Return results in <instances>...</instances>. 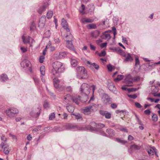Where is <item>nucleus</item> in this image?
Segmentation results:
<instances>
[{"mask_svg":"<svg viewBox=\"0 0 160 160\" xmlns=\"http://www.w3.org/2000/svg\"><path fill=\"white\" fill-rule=\"evenodd\" d=\"M55 118V115L54 113H51L49 116V119L50 120H52Z\"/></svg>","mask_w":160,"mask_h":160,"instance_id":"nucleus-47","label":"nucleus"},{"mask_svg":"<svg viewBox=\"0 0 160 160\" xmlns=\"http://www.w3.org/2000/svg\"><path fill=\"white\" fill-rule=\"evenodd\" d=\"M48 6V3L47 2L44 3L42 6L38 10V12L39 14H42V12L45 11Z\"/></svg>","mask_w":160,"mask_h":160,"instance_id":"nucleus-14","label":"nucleus"},{"mask_svg":"<svg viewBox=\"0 0 160 160\" xmlns=\"http://www.w3.org/2000/svg\"><path fill=\"white\" fill-rule=\"evenodd\" d=\"M89 25L90 29H96L97 28L96 25L94 24H90Z\"/></svg>","mask_w":160,"mask_h":160,"instance_id":"nucleus-51","label":"nucleus"},{"mask_svg":"<svg viewBox=\"0 0 160 160\" xmlns=\"http://www.w3.org/2000/svg\"><path fill=\"white\" fill-rule=\"evenodd\" d=\"M100 34V32L99 31L96 30L91 33L92 36L93 37L96 38Z\"/></svg>","mask_w":160,"mask_h":160,"instance_id":"nucleus-29","label":"nucleus"},{"mask_svg":"<svg viewBox=\"0 0 160 160\" xmlns=\"http://www.w3.org/2000/svg\"><path fill=\"white\" fill-rule=\"evenodd\" d=\"M139 88H129L128 89V91L129 92H134L138 90Z\"/></svg>","mask_w":160,"mask_h":160,"instance_id":"nucleus-43","label":"nucleus"},{"mask_svg":"<svg viewBox=\"0 0 160 160\" xmlns=\"http://www.w3.org/2000/svg\"><path fill=\"white\" fill-rule=\"evenodd\" d=\"M118 53H120L122 56L124 57H125L126 56L125 53L121 49V51H119Z\"/></svg>","mask_w":160,"mask_h":160,"instance_id":"nucleus-59","label":"nucleus"},{"mask_svg":"<svg viewBox=\"0 0 160 160\" xmlns=\"http://www.w3.org/2000/svg\"><path fill=\"white\" fill-rule=\"evenodd\" d=\"M77 78L79 79H86L88 77L87 72L85 68L82 66L77 68Z\"/></svg>","mask_w":160,"mask_h":160,"instance_id":"nucleus-3","label":"nucleus"},{"mask_svg":"<svg viewBox=\"0 0 160 160\" xmlns=\"http://www.w3.org/2000/svg\"><path fill=\"white\" fill-rule=\"evenodd\" d=\"M152 93L153 95L154 93H157L158 91V87L157 86H152L151 88Z\"/></svg>","mask_w":160,"mask_h":160,"instance_id":"nucleus-23","label":"nucleus"},{"mask_svg":"<svg viewBox=\"0 0 160 160\" xmlns=\"http://www.w3.org/2000/svg\"><path fill=\"white\" fill-rule=\"evenodd\" d=\"M92 96H91V97L90 98V100L89 101V102H90V101H91V100H94V96L93 95V94H94V90H95V86L94 85H92Z\"/></svg>","mask_w":160,"mask_h":160,"instance_id":"nucleus-36","label":"nucleus"},{"mask_svg":"<svg viewBox=\"0 0 160 160\" xmlns=\"http://www.w3.org/2000/svg\"><path fill=\"white\" fill-rule=\"evenodd\" d=\"M44 59V57L43 56H41L40 57L39 59V62L40 63H42L43 62V60Z\"/></svg>","mask_w":160,"mask_h":160,"instance_id":"nucleus-55","label":"nucleus"},{"mask_svg":"<svg viewBox=\"0 0 160 160\" xmlns=\"http://www.w3.org/2000/svg\"><path fill=\"white\" fill-rule=\"evenodd\" d=\"M131 148L135 149V150H138L140 148V147L135 144L132 145Z\"/></svg>","mask_w":160,"mask_h":160,"instance_id":"nucleus-52","label":"nucleus"},{"mask_svg":"<svg viewBox=\"0 0 160 160\" xmlns=\"http://www.w3.org/2000/svg\"><path fill=\"white\" fill-rule=\"evenodd\" d=\"M46 18L45 16H43L40 18L38 23V27L40 28H42L44 26L46 21Z\"/></svg>","mask_w":160,"mask_h":160,"instance_id":"nucleus-12","label":"nucleus"},{"mask_svg":"<svg viewBox=\"0 0 160 160\" xmlns=\"http://www.w3.org/2000/svg\"><path fill=\"white\" fill-rule=\"evenodd\" d=\"M0 147L3 149V152L5 154H8L11 150L9 145L5 142H2L0 144Z\"/></svg>","mask_w":160,"mask_h":160,"instance_id":"nucleus-6","label":"nucleus"},{"mask_svg":"<svg viewBox=\"0 0 160 160\" xmlns=\"http://www.w3.org/2000/svg\"><path fill=\"white\" fill-rule=\"evenodd\" d=\"M135 106L138 108H140L142 107L141 104L138 102H135Z\"/></svg>","mask_w":160,"mask_h":160,"instance_id":"nucleus-58","label":"nucleus"},{"mask_svg":"<svg viewBox=\"0 0 160 160\" xmlns=\"http://www.w3.org/2000/svg\"><path fill=\"white\" fill-rule=\"evenodd\" d=\"M107 32H105L103 33V35L104 36V39H109L111 38V36L109 34L107 33Z\"/></svg>","mask_w":160,"mask_h":160,"instance_id":"nucleus-35","label":"nucleus"},{"mask_svg":"<svg viewBox=\"0 0 160 160\" xmlns=\"http://www.w3.org/2000/svg\"><path fill=\"white\" fill-rule=\"evenodd\" d=\"M156 63H153L152 62H150L148 64V66L151 67H153L155 66V65H156Z\"/></svg>","mask_w":160,"mask_h":160,"instance_id":"nucleus-64","label":"nucleus"},{"mask_svg":"<svg viewBox=\"0 0 160 160\" xmlns=\"http://www.w3.org/2000/svg\"><path fill=\"white\" fill-rule=\"evenodd\" d=\"M111 107L113 109L116 108L117 107V105L116 103H112L111 105Z\"/></svg>","mask_w":160,"mask_h":160,"instance_id":"nucleus-54","label":"nucleus"},{"mask_svg":"<svg viewBox=\"0 0 160 160\" xmlns=\"http://www.w3.org/2000/svg\"><path fill=\"white\" fill-rule=\"evenodd\" d=\"M72 115L75 116V118L77 119L78 120L82 118V117L80 115H76L74 114H72Z\"/></svg>","mask_w":160,"mask_h":160,"instance_id":"nucleus-62","label":"nucleus"},{"mask_svg":"<svg viewBox=\"0 0 160 160\" xmlns=\"http://www.w3.org/2000/svg\"><path fill=\"white\" fill-rule=\"evenodd\" d=\"M89 106V108H90L91 111H95L97 110V106L95 104L92 103L91 105Z\"/></svg>","mask_w":160,"mask_h":160,"instance_id":"nucleus-27","label":"nucleus"},{"mask_svg":"<svg viewBox=\"0 0 160 160\" xmlns=\"http://www.w3.org/2000/svg\"><path fill=\"white\" fill-rule=\"evenodd\" d=\"M81 21L83 24H85L88 23L92 22L93 20L90 19L84 18L82 19Z\"/></svg>","mask_w":160,"mask_h":160,"instance_id":"nucleus-21","label":"nucleus"},{"mask_svg":"<svg viewBox=\"0 0 160 160\" xmlns=\"http://www.w3.org/2000/svg\"><path fill=\"white\" fill-rule=\"evenodd\" d=\"M144 113L146 115H149L151 113V111L149 109H147L144 111Z\"/></svg>","mask_w":160,"mask_h":160,"instance_id":"nucleus-60","label":"nucleus"},{"mask_svg":"<svg viewBox=\"0 0 160 160\" xmlns=\"http://www.w3.org/2000/svg\"><path fill=\"white\" fill-rule=\"evenodd\" d=\"M107 86L108 89L112 91L114 93L116 94L117 93V91L116 90L113 83L111 81H108Z\"/></svg>","mask_w":160,"mask_h":160,"instance_id":"nucleus-8","label":"nucleus"},{"mask_svg":"<svg viewBox=\"0 0 160 160\" xmlns=\"http://www.w3.org/2000/svg\"><path fill=\"white\" fill-rule=\"evenodd\" d=\"M18 112V109L14 108H8L5 111L6 114L9 117H14Z\"/></svg>","mask_w":160,"mask_h":160,"instance_id":"nucleus-5","label":"nucleus"},{"mask_svg":"<svg viewBox=\"0 0 160 160\" xmlns=\"http://www.w3.org/2000/svg\"><path fill=\"white\" fill-rule=\"evenodd\" d=\"M8 78L7 76L5 74H2L0 76V80L2 82H5L8 80Z\"/></svg>","mask_w":160,"mask_h":160,"instance_id":"nucleus-22","label":"nucleus"},{"mask_svg":"<svg viewBox=\"0 0 160 160\" xmlns=\"http://www.w3.org/2000/svg\"><path fill=\"white\" fill-rule=\"evenodd\" d=\"M61 24L63 28H66L68 26V23L64 18H62V19Z\"/></svg>","mask_w":160,"mask_h":160,"instance_id":"nucleus-28","label":"nucleus"},{"mask_svg":"<svg viewBox=\"0 0 160 160\" xmlns=\"http://www.w3.org/2000/svg\"><path fill=\"white\" fill-rule=\"evenodd\" d=\"M77 62L76 60L71 59V64L73 67H75L77 65Z\"/></svg>","mask_w":160,"mask_h":160,"instance_id":"nucleus-39","label":"nucleus"},{"mask_svg":"<svg viewBox=\"0 0 160 160\" xmlns=\"http://www.w3.org/2000/svg\"><path fill=\"white\" fill-rule=\"evenodd\" d=\"M125 57L126 58L124 60V62H131L133 60L132 58L131 57L130 54L129 53H128L127 55H126Z\"/></svg>","mask_w":160,"mask_h":160,"instance_id":"nucleus-24","label":"nucleus"},{"mask_svg":"<svg viewBox=\"0 0 160 160\" xmlns=\"http://www.w3.org/2000/svg\"><path fill=\"white\" fill-rule=\"evenodd\" d=\"M33 79L36 85H38L39 83V80L36 77L33 78Z\"/></svg>","mask_w":160,"mask_h":160,"instance_id":"nucleus-50","label":"nucleus"},{"mask_svg":"<svg viewBox=\"0 0 160 160\" xmlns=\"http://www.w3.org/2000/svg\"><path fill=\"white\" fill-rule=\"evenodd\" d=\"M66 90L67 92H71L72 91V88L71 86H68L66 88Z\"/></svg>","mask_w":160,"mask_h":160,"instance_id":"nucleus-56","label":"nucleus"},{"mask_svg":"<svg viewBox=\"0 0 160 160\" xmlns=\"http://www.w3.org/2000/svg\"><path fill=\"white\" fill-rule=\"evenodd\" d=\"M152 120L154 122H157L158 120V117L157 115L155 113H152Z\"/></svg>","mask_w":160,"mask_h":160,"instance_id":"nucleus-32","label":"nucleus"},{"mask_svg":"<svg viewBox=\"0 0 160 160\" xmlns=\"http://www.w3.org/2000/svg\"><path fill=\"white\" fill-rule=\"evenodd\" d=\"M102 98V101L104 104H109L111 102V98L107 95H105Z\"/></svg>","mask_w":160,"mask_h":160,"instance_id":"nucleus-13","label":"nucleus"},{"mask_svg":"<svg viewBox=\"0 0 160 160\" xmlns=\"http://www.w3.org/2000/svg\"><path fill=\"white\" fill-rule=\"evenodd\" d=\"M64 29L66 30V31L67 32V35L65 37V38H67L68 36H69L71 38H72V35H71V33L70 32V30L69 28H68V26L66 27V28H64Z\"/></svg>","mask_w":160,"mask_h":160,"instance_id":"nucleus-25","label":"nucleus"},{"mask_svg":"<svg viewBox=\"0 0 160 160\" xmlns=\"http://www.w3.org/2000/svg\"><path fill=\"white\" fill-rule=\"evenodd\" d=\"M52 16V11H49L47 13V17L48 19L51 18Z\"/></svg>","mask_w":160,"mask_h":160,"instance_id":"nucleus-41","label":"nucleus"},{"mask_svg":"<svg viewBox=\"0 0 160 160\" xmlns=\"http://www.w3.org/2000/svg\"><path fill=\"white\" fill-rule=\"evenodd\" d=\"M43 106L44 108H47L50 107L49 102L47 100L44 101L43 104Z\"/></svg>","mask_w":160,"mask_h":160,"instance_id":"nucleus-30","label":"nucleus"},{"mask_svg":"<svg viewBox=\"0 0 160 160\" xmlns=\"http://www.w3.org/2000/svg\"><path fill=\"white\" fill-rule=\"evenodd\" d=\"M69 97H71V96H70L69 94H67L66 97H64V99L67 102L71 100H70Z\"/></svg>","mask_w":160,"mask_h":160,"instance_id":"nucleus-42","label":"nucleus"},{"mask_svg":"<svg viewBox=\"0 0 160 160\" xmlns=\"http://www.w3.org/2000/svg\"><path fill=\"white\" fill-rule=\"evenodd\" d=\"M128 97L132 99H135L137 97V96L135 94L133 95H128Z\"/></svg>","mask_w":160,"mask_h":160,"instance_id":"nucleus-53","label":"nucleus"},{"mask_svg":"<svg viewBox=\"0 0 160 160\" xmlns=\"http://www.w3.org/2000/svg\"><path fill=\"white\" fill-rule=\"evenodd\" d=\"M36 27L35 23L32 22L30 27V30L31 31H33L36 29Z\"/></svg>","mask_w":160,"mask_h":160,"instance_id":"nucleus-38","label":"nucleus"},{"mask_svg":"<svg viewBox=\"0 0 160 160\" xmlns=\"http://www.w3.org/2000/svg\"><path fill=\"white\" fill-rule=\"evenodd\" d=\"M66 108L69 112L71 113L73 112L74 110V108L73 107L68 104L67 105Z\"/></svg>","mask_w":160,"mask_h":160,"instance_id":"nucleus-17","label":"nucleus"},{"mask_svg":"<svg viewBox=\"0 0 160 160\" xmlns=\"http://www.w3.org/2000/svg\"><path fill=\"white\" fill-rule=\"evenodd\" d=\"M83 98H84V100L81 99L80 97L79 96H74L69 97L70 100H72L73 102H74L77 105L79 104V101L80 100L82 102H82V100H85V97L84 96Z\"/></svg>","mask_w":160,"mask_h":160,"instance_id":"nucleus-9","label":"nucleus"},{"mask_svg":"<svg viewBox=\"0 0 160 160\" xmlns=\"http://www.w3.org/2000/svg\"><path fill=\"white\" fill-rule=\"evenodd\" d=\"M44 35L45 37H49L51 35L50 31L49 30H48L47 31L45 32L44 33Z\"/></svg>","mask_w":160,"mask_h":160,"instance_id":"nucleus-48","label":"nucleus"},{"mask_svg":"<svg viewBox=\"0 0 160 160\" xmlns=\"http://www.w3.org/2000/svg\"><path fill=\"white\" fill-rule=\"evenodd\" d=\"M25 35V34H24L22 37V39L23 42L25 44L28 43L29 42L31 37L29 36H28V37L27 38Z\"/></svg>","mask_w":160,"mask_h":160,"instance_id":"nucleus-18","label":"nucleus"},{"mask_svg":"<svg viewBox=\"0 0 160 160\" xmlns=\"http://www.w3.org/2000/svg\"><path fill=\"white\" fill-rule=\"evenodd\" d=\"M100 114L103 116H104L107 119H110L111 117V114L107 111L101 110L99 111Z\"/></svg>","mask_w":160,"mask_h":160,"instance_id":"nucleus-11","label":"nucleus"},{"mask_svg":"<svg viewBox=\"0 0 160 160\" xmlns=\"http://www.w3.org/2000/svg\"><path fill=\"white\" fill-rule=\"evenodd\" d=\"M67 56V54L65 52H59V57L60 58H63Z\"/></svg>","mask_w":160,"mask_h":160,"instance_id":"nucleus-31","label":"nucleus"},{"mask_svg":"<svg viewBox=\"0 0 160 160\" xmlns=\"http://www.w3.org/2000/svg\"><path fill=\"white\" fill-rule=\"evenodd\" d=\"M90 89L89 88V86L87 83H83L81 86V91L83 93V96L85 98V100L82 101L83 102H86L88 99V94H89Z\"/></svg>","mask_w":160,"mask_h":160,"instance_id":"nucleus-4","label":"nucleus"},{"mask_svg":"<svg viewBox=\"0 0 160 160\" xmlns=\"http://www.w3.org/2000/svg\"><path fill=\"white\" fill-rule=\"evenodd\" d=\"M135 115L136 118L137 120V122H138V124H139L140 125H142L143 124L141 121L140 120L139 118L138 117V116L135 114Z\"/></svg>","mask_w":160,"mask_h":160,"instance_id":"nucleus-44","label":"nucleus"},{"mask_svg":"<svg viewBox=\"0 0 160 160\" xmlns=\"http://www.w3.org/2000/svg\"><path fill=\"white\" fill-rule=\"evenodd\" d=\"M133 82V79L131 78V76L130 75H127L125 80V82L127 85L129 86H132Z\"/></svg>","mask_w":160,"mask_h":160,"instance_id":"nucleus-10","label":"nucleus"},{"mask_svg":"<svg viewBox=\"0 0 160 160\" xmlns=\"http://www.w3.org/2000/svg\"><path fill=\"white\" fill-rule=\"evenodd\" d=\"M29 62L27 60H24L21 63V65L22 67H28L29 66Z\"/></svg>","mask_w":160,"mask_h":160,"instance_id":"nucleus-19","label":"nucleus"},{"mask_svg":"<svg viewBox=\"0 0 160 160\" xmlns=\"http://www.w3.org/2000/svg\"><path fill=\"white\" fill-rule=\"evenodd\" d=\"M91 110L89 106L86 107L84 110V113L85 114H89L91 113Z\"/></svg>","mask_w":160,"mask_h":160,"instance_id":"nucleus-26","label":"nucleus"},{"mask_svg":"<svg viewBox=\"0 0 160 160\" xmlns=\"http://www.w3.org/2000/svg\"><path fill=\"white\" fill-rule=\"evenodd\" d=\"M74 129L77 130H82L87 131L89 129V127H82L79 125L71 123H67L64 125L62 128H56L55 131L56 132L60 131L65 130Z\"/></svg>","mask_w":160,"mask_h":160,"instance_id":"nucleus-2","label":"nucleus"},{"mask_svg":"<svg viewBox=\"0 0 160 160\" xmlns=\"http://www.w3.org/2000/svg\"><path fill=\"white\" fill-rule=\"evenodd\" d=\"M148 154L151 157H153V156L154 155V152L152 149H150L148 151Z\"/></svg>","mask_w":160,"mask_h":160,"instance_id":"nucleus-40","label":"nucleus"},{"mask_svg":"<svg viewBox=\"0 0 160 160\" xmlns=\"http://www.w3.org/2000/svg\"><path fill=\"white\" fill-rule=\"evenodd\" d=\"M105 127V125L102 123L96 124L94 122H92L90 123V126H89V129L93 130L96 128H102Z\"/></svg>","mask_w":160,"mask_h":160,"instance_id":"nucleus-7","label":"nucleus"},{"mask_svg":"<svg viewBox=\"0 0 160 160\" xmlns=\"http://www.w3.org/2000/svg\"><path fill=\"white\" fill-rule=\"evenodd\" d=\"M117 141L123 144H125L127 142L125 140H123L119 138H116Z\"/></svg>","mask_w":160,"mask_h":160,"instance_id":"nucleus-46","label":"nucleus"},{"mask_svg":"<svg viewBox=\"0 0 160 160\" xmlns=\"http://www.w3.org/2000/svg\"><path fill=\"white\" fill-rule=\"evenodd\" d=\"M71 40L66 41V44L67 47L70 50H72L73 48L72 42Z\"/></svg>","mask_w":160,"mask_h":160,"instance_id":"nucleus-15","label":"nucleus"},{"mask_svg":"<svg viewBox=\"0 0 160 160\" xmlns=\"http://www.w3.org/2000/svg\"><path fill=\"white\" fill-rule=\"evenodd\" d=\"M53 69L52 70L51 73L55 77H58L59 73L63 72L65 69V67L62 62L56 61L52 63Z\"/></svg>","mask_w":160,"mask_h":160,"instance_id":"nucleus-1","label":"nucleus"},{"mask_svg":"<svg viewBox=\"0 0 160 160\" xmlns=\"http://www.w3.org/2000/svg\"><path fill=\"white\" fill-rule=\"evenodd\" d=\"M123 77V76L122 75H119L117 76V78L114 79L115 82L118 81L122 79Z\"/></svg>","mask_w":160,"mask_h":160,"instance_id":"nucleus-37","label":"nucleus"},{"mask_svg":"<svg viewBox=\"0 0 160 160\" xmlns=\"http://www.w3.org/2000/svg\"><path fill=\"white\" fill-rule=\"evenodd\" d=\"M106 132L108 133L109 137H112L115 135V132L113 129H107Z\"/></svg>","mask_w":160,"mask_h":160,"instance_id":"nucleus-20","label":"nucleus"},{"mask_svg":"<svg viewBox=\"0 0 160 160\" xmlns=\"http://www.w3.org/2000/svg\"><path fill=\"white\" fill-rule=\"evenodd\" d=\"M140 78L139 76H136L134 77L133 78V81H138L140 80Z\"/></svg>","mask_w":160,"mask_h":160,"instance_id":"nucleus-61","label":"nucleus"},{"mask_svg":"<svg viewBox=\"0 0 160 160\" xmlns=\"http://www.w3.org/2000/svg\"><path fill=\"white\" fill-rule=\"evenodd\" d=\"M45 67L44 66H42L40 68V71L41 74L42 76H44L45 74Z\"/></svg>","mask_w":160,"mask_h":160,"instance_id":"nucleus-34","label":"nucleus"},{"mask_svg":"<svg viewBox=\"0 0 160 160\" xmlns=\"http://www.w3.org/2000/svg\"><path fill=\"white\" fill-rule=\"evenodd\" d=\"M106 54V52L105 51H102L101 53H100L98 55L100 57H103Z\"/></svg>","mask_w":160,"mask_h":160,"instance_id":"nucleus-49","label":"nucleus"},{"mask_svg":"<svg viewBox=\"0 0 160 160\" xmlns=\"http://www.w3.org/2000/svg\"><path fill=\"white\" fill-rule=\"evenodd\" d=\"M110 49L112 50L114 52H116L118 53L119 51H121V49L118 47L114 48H110Z\"/></svg>","mask_w":160,"mask_h":160,"instance_id":"nucleus-33","label":"nucleus"},{"mask_svg":"<svg viewBox=\"0 0 160 160\" xmlns=\"http://www.w3.org/2000/svg\"><path fill=\"white\" fill-rule=\"evenodd\" d=\"M86 61L87 63H88V64H89V65H91L90 66L91 68L92 67H94V68L95 69H96L97 70H98L99 69V65L98 64H96V63H92L91 62H90L86 60Z\"/></svg>","mask_w":160,"mask_h":160,"instance_id":"nucleus-16","label":"nucleus"},{"mask_svg":"<svg viewBox=\"0 0 160 160\" xmlns=\"http://www.w3.org/2000/svg\"><path fill=\"white\" fill-rule=\"evenodd\" d=\"M53 83H59V80L57 78H54L53 79Z\"/></svg>","mask_w":160,"mask_h":160,"instance_id":"nucleus-63","label":"nucleus"},{"mask_svg":"<svg viewBox=\"0 0 160 160\" xmlns=\"http://www.w3.org/2000/svg\"><path fill=\"white\" fill-rule=\"evenodd\" d=\"M140 64V62L138 58H135V67H137L138 66H139Z\"/></svg>","mask_w":160,"mask_h":160,"instance_id":"nucleus-45","label":"nucleus"},{"mask_svg":"<svg viewBox=\"0 0 160 160\" xmlns=\"http://www.w3.org/2000/svg\"><path fill=\"white\" fill-rule=\"evenodd\" d=\"M107 68L109 71H112V65L110 64H108L107 66Z\"/></svg>","mask_w":160,"mask_h":160,"instance_id":"nucleus-57","label":"nucleus"}]
</instances>
